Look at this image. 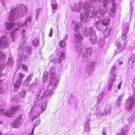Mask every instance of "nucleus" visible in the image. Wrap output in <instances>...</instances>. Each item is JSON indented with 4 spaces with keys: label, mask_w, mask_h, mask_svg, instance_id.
I'll use <instances>...</instances> for the list:
<instances>
[{
    "label": "nucleus",
    "mask_w": 135,
    "mask_h": 135,
    "mask_svg": "<svg viewBox=\"0 0 135 135\" xmlns=\"http://www.w3.org/2000/svg\"><path fill=\"white\" fill-rule=\"evenodd\" d=\"M22 68H23V70H24L26 71L28 70V68L27 66L24 64H22Z\"/></svg>",
    "instance_id": "42"
},
{
    "label": "nucleus",
    "mask_w": 135,
    "mask_h": 135,
    "mask_svg": "<svg viewBox=\"0 0 135 135\" xmlns=\"http://www.w3.org/2000/svg\"><path fill=\"white\" fill-rule=\"evenodd\" d=\"M107 114L106 113L105 111L104 112H100L98 113L97 114V117H100V116H103L105 115H106Z\"/></svg>",
    "instance_id": "35"
},
{
    "label": "nucleus",
    "mask_w": 135,
    "mask_h": 135,
    "mask_svg": "<svg viewBox=\"0 0 135 135\" xmlns=\"http://www.w3.org/2000/svg\"><path fill=\"white\" fill-rule=\"evenodd\" d=\"M121 102H117V103H116V105H115V106H117V107H119L121 104Z\"/></svg>",
    "instance_id": "48"
},
{
    "label": "nucleus",
    "mask_w": 135,
    "mask_h": 135,
    "mask_svg": "<svg viewBox=\"0 0 135 135\" xmlns=\"http://www.w3.org/2000/svg\"><path fill=\"white\" fill-rule=\"evenodd\" d=\"M1 73H0V77H1L2 76L1 75Z\"/></svg>",
    "instance_id": "59"
},
{
    "label": "nucleus",
    "mask_w": 135,
    "mask_h": 135,
    "mask_svg": "<svg viewBox=\"0 0 135 135\" xmlns=\"http://www.w3.org/2000/svg\"><path fill=\"white\" fill-rule=\"evenodd\" d=\"M40 9L39 8H38L36 9L35 11V12L36 14V20H37V16L39 15V14L40 13Z\"/></svg>",
    "instance_id": "43"
},
{
    "label": "nucleus",
    "mask_w": 135,
    "mask_h": 135,
    "mask_svg": "<svg viewBox=\"0 0 135 135\" xmlns=\"http://www.w3.org/2000/svg\"><path fill=\"white\" fill-rule=\"evenodd\" d=\"M57 56H59V58L57 61L60 63L61 62L62 60L64 59V53L60 51L57 54Z\"/></svg>",
    "instance_id": "21"
},
{
    "label": "nucleus",
    "mask_w": 135,
    "mask_h": 135,
    "mask_svg": "<svg viewBox=\"0 0 135 135\" xmlns=\"http://www.w3.org/2000/svg\"><path fill=\"white\" fill-rule=\"evenodd\" d=\"M123 62L121 61L120 62H119V64H123Z\"/></svg>",
    "instance_id": "56"
},
{
    "label": "nucleus",
    "mask_w": 135,
    "mask_h": 135,
    "mask_svg": "<svg viewBox=\"0 0 135 135\" xmlns=\"http://www.w3.org/2000/svg\"><path fill=\"white\" fill-rule=\"evenodd\" d=\"M104 94L103 92L101 93L98 97V101L97 102V104H99L100 102V100L103 97Z\"/></svg>",
    "instance_id": "31"
},
{
    "label": "nucleus",
    "mask_w": 135,
    "mask_h": 135,
    "mask_svg": "<svg viewBox=\"0 0 135 135\" xmlns=\"http://www.w3.org/2000/svg\"><path fill=\"white\" fill-rule=\"evenodd\" d=\"M113 82H109L108 85V89L109 90H110L111 89V88L112 87V85L113 84Z\"/></svg>",
    "instance_id": "44"
},
{
    "label": "nucleus",
    "mask_w": 135,
    "mask_h": 135,
    "mask_svg": "<svg viewBox=\"0 0 135 135\" xmlns=\"http://www.w3.org/2000/svg\"><path fill=\"white\" fill-rule=\"evenodd\" d=\"M1 1H2V4L3 5V6H5V4H4V0H1Z\"/></svg>",
    "instance_id": "54"
},
{
    "label": "nucleus",
    "mask_w": 135,
    "mask_h": 135,
    "mask_svg": "<svg viewBox=\"0 0 135 135\" xmlns=\"http://www.w3.org/2000/svg\"><path fill=\"white\" fill-rule=\"evenodd\" d=\"M133 94L135 95V88L133 89ZM126 103L125 106L126 108L128 110H130L133 108L135 102V97L133 95L129 97L126 100Z\"/></svg>",
    "instance_id": "7"
},
{
    "label": "nucleus",
    "mask_w": 135,
    "mask_h": 135,
    "mask_svg": "<svg viewBox=\"0 0 135 135\" xmlns=\"http://www.w3.org/2000/svg\"><path fill=\"white\" fill-rule=\"evenodd\" d=\"M112 107H111L110 106H107L105 110V111L106 113L107 114L109 113L113 109Z\"/></svg>",
    "instance_id": "30"
},
{
    "label": "nucleus",
    "mask_w": 135,
    "mask_h": 135,
    "mask_svg": "<svg viewBox=\"0 0 135 135\" xmlns=\"http://www.w3.org/2000/svg\"><path fill=\"white\" fill-rule=\"evenodd\" d=\"M2 81L1 80H0V85H1ZM3 89L2 88L0 87V94L2 93H3Z\"/></svg>",
    "instance_id": "46"
},
{
    "label": "nucleus",
    "mask_w": 135,
    "mask_h": 135,
    "mask_svg": "<svg viewBox=\"0 0 135 135\" xmlns=\"http://www.w3.org/2000/svg\"><path fill=\"white\" fill-rule=\"evenodd\" d=\"M33 45L36 46H37L38 44V41L37 39H35L33 41Z\"/></svg>",
    "instance_id": "38"
},
{
    "label": "nucleus",
    "mask_w": 135,
    "mask_h": 135,
    "mask_svg": "<svg viewBox=\"0 0 135 135\" xmlns=\"http://www.w3.org/2000/svg\"><path fill=\"white\" fill-rule=\"evenodd\" d=\"M135 116V112H134L131 115L128 119V123H131L134 120V119Z\"/></svg>",
    "instance_id": "25"
},
{
    "label": "nucleus",
    "mask_w": 135,
    "mask_h": 135,
    "mask_svg": "<svg viewBox=\"0 0 135 135\" xmlns=\"http://www.w3.org/2000/svg\"><path fill=\"white\" fill-rule=\"evenodd\" d=\"M25 39L23 38L20 41L19 44V48L18 49V56L19 57L20 59H21L24 61H27L28 59V57L26 55L24 54L23 52V51L21 49L23 48L25 52L29 54H30L31 52V48L30 47L26 46V45L25 44Z\"/></svg>",
    "instance_id": "6"
},
{
    "label": "nucleus",
    "mask_w": 135,
    "mask_h": 135,
    "mask_svg": "<svg viewBox=\"0 0 135 135\" xmlns=\"http://www.w3.org/2000/svg\"><path fill=\"white\" fill-rule=\"evenodd\" d=\"M115 0H103L104 4L100 5L99 8V11L100 14H97L95 11V8L93 4H91L90 3V9L88 10L89 17L91 18L96 17V19H102L103 18L104 15L107 12V4L110 1L111 2L113 3L110 10L109 13L110 16L113 17L116 11L117 4L114 3Z\"/></svg>",
    "instance_id": "2"
},
{
    "label": "nucleus",
    "mask_w": 135,
    "mask_h": 135,
    "mask_svg": "<svg viewBox=\"0 0 135 135\" xmlns=\"http://www.w3.org/2000/svg\"><path fill=\"white\" fill-rule=\"evenodd\" d=\"M51 5L52 10L54 9H57L58 5L57 3L51 4Z\"/></svg>",
    "instance_id": "36"
},
{
    "label": "nucleus",
    "mask_w": 135,
    "mask_h": 135,
    "mask_svg": "<svg viewBox=\"0 0 135 135\" xmlns=\"http://www.w3.org/2000/svg\"><path fill=\"white\" fill-rule=\"evenodd\" d=\"M14 64V61L12 57H9L8 60L7 64L10 65H13Z\"/></svg>",
    "instance_id": "32"
},
{
    "label": "nucleus",
    "mask_w": 135,
    "mask_h": 135,
    "mask_svg": "<svg viewBox=\"0 0 135 135\" xmlns=\"http://www.w3.org/2000/svg\"><path fill=\"white\" fill-rule=\"evenodd\" d=\"M48 90V88L46 90V93H45V89L43 88L40 89V90L36 93V95L37 96V98L38 100H40L43 98L44 95L46 96H49V97H50L54 93V92L52 94H51L50 93H51V92L49 91V93L48 94V93H47V92Z\"/></svg>",
    "instance_id": "9"
},
{
    "label": "nucleus",
    "mask_w": 135,
    "mask_h": 135,
    "mask_svg": "<svg viewBox=\"0 0 135 135\" xmlns=\"http://www.w3.org/2000/svg\"><path fill=\"white\" fill-rule=\"evenodd\" d=\"M26 92L25 91H23L22 92L20 93V97L22 98H23L24 97L25 95L26 94Z\"/></svg>",
    "instance_id": "41"
},
{
    "label": "nucleus",
    "mask_w": 135,
    "mask_h": 135,
    "mask_svg": "<svg viewBox=\"0 0 135 135\" xmlns=\"http://www.w3.org/2000/svg\"><path fill=\"white\" fill-rule=\"evenodd\" d=\"M55 69L53 67L51 68L49 71V74H50L51 82L49 85L48 86V90L47 93L50 91L51 94L54 92L57 86V85L60 79L58 77L55 76Z\"/></svg>",
    "instance_id": "5"
},
{
    "label": "nucleus",
    "mask_w": 135,
    "mask_h": 135,
    "mask_svg": "<svg viewBox=\"0 0 135 135\" xmlns=\"http://www.w3.org/2000/svg\"><path fill=\"white\" fill-rule=\"evenodd\" d=\"M129 29L128 26L124 27L122 35V41L120 42L118 41L117 43L116 46L117 47V50L115 51V54H118L121 52L124 49L126 43L128 41V39L127 36V33Z\"/></svg>",
    "instance_id": "4"
},
{
    "label": "nucleus",
    "mask_w": 135,
    "mask_h": 135,
    "mask_svg": "<svg viewBox=\"0 0 135 135\" xmlns=\"http://www.w3.org/2000/svg\"><path fill=\"white\" fill-rule=\"evenodd\" d=\"M117 69V68L116 66H113V67L111 69V73H115V70Z\"/></svg>",
    "instance_id": "40"
},
{
    "label": "nucleus",
    "mask_w": 135,
    "mask_h": 135,
    "mask_svg": "<svg viewBox=\"0 0 135 135\" xmlns=\"http://www.w3.org/2000/svg\"><path fill=\"white\" fill-rule=\"evenodd\" d=\"M6 58V55L4 53L1 51H0V59H5ZM5 64L3 63L2 64L1 62H0V72L2 71L5 67Z\"/></svg>",
    "instance_id": "17"
},
{
    "label": "nucleus",
    "mask_w": 135,
    "mask_h": 135,
    "mask_svg": "<svg viewBox=\"0 0 135 135\" xmlns=\"http://www.w3.org/2000/svg\"><path fill=\"white\" fill-rule=\"evenodd\" d=\"M133 81L134 82L135 81V78H134Z\"/></svg>",
    "instance_id": "58"
},
{
    "label": "nucleus",
    "mask_w": 135,
    "mask_h": 135,
    "mask_svg": "<svg viewBox=\"0 0 135 135\" xmlns=\"http://www.w3.org/2000/svg\"><path fill=\"white\" fill-rule=\"evenodd\" d=\"M71 25L72 26H73V27H75V33L74 34V37H75V35L78 33H79L80 35V32L77 30V29H78V28H79L80 26V23H76V22H74V23H73V22H72Z\"/></svg>",
    "instance_id": "18"
},
{
    "label": "nucleus",
    "mask_w": 135,
    "mask_h": 135,
    "mask_svg": "<svg viewBox=\"0 0 135 135\" xmlns=\"http://www.w3.org/2000/svg\"><path fill=\"white\" fill-rule=\"evenodd\" d=\"M33 75L32 74L30 75L25 80V84L27 85L31 81Z\"/></svg>",
    "instance_id": "28"
},
{
    "label": "nucleus",
    "mask_w": 135,
    "mask_h": 135,
    "mask_svg": "<svg viewBox=\"0 0 135 135\" xmlns=\"http://www.w3.org/2000/svg\"><path fill=\"white\" fill-rule=\"evenodd\" d=\"M89 0L90 2H89L90 3H91V4H93V3H90V2H94L96 1H97L99 2H101L103 0Z\"/></svg>",
    "instance_id": "45"
},
{
    "label": "nucleus",
    "mask_w": 135,
    "mask_h": 135,
    "mask_svg": "<svg viewBox=\"0 0 135 135\" xmlns=\"http://www.w3.org/2000/svg\"><path fill=\"white\" fill-rule=\"evenodd\" d=\"M48 75V73L47 72L45 71L43 75V77L42 78V79L43 80V81L44 82L46 81L47 80V76Z\"/></svg>",
    "instance_id": "33"
},
{
    "label": "nucleus",
    "mask_w": 135,
    "mask_h": 135,
    "mask_svg": "<svg viewBox=\"0 0 135 135\" xmlns=\"http://www.w3.org/2000/svg\"><path fill=\"white\" fill-rule=\"evenodd\" d=\"M82 31L83 35L86 37L89 36L93 33V30L92 28H86L84 27Z\"/></svg>",
    "instance_id": "14"
},
{
    "label": "nucleus",
    "mask_w": 135,
    "mask_h": 135,
    "mask_svg": "<svg viewBox=\"0 0 135 135\" xmlns=\"http://www.w3.org/2000/svg\"><path fill=\"white\" fill-rule=\"evenodd\" d=\"M21 119V117H19L14 119L12 124L13 127L17 128L18 127H19L22 124Z\"/></svg>",
    "instance_id": "16"
},
{
    "label": "nucleus",
    "mask_w": 135,
    "mask_h": 135,
    "mask_svg": "<svg viewBox=\"0 0 135 135\" xmlns=\"http://www.w3.org/2000/svg\"><path fill=\"white\" fill-rule=\"evenodd\" d=\"M3 111V110H2V109H0V111Z\"/></svg>",
    "instance_id": "60"
},
{
    "label": "nucleus",
    "mask_w": 135,
    "mask_h": 135,
    "mask_svg": "<svg viewBox=\"0 0 135 135\" xmlns=\"http://www.w3.org/2000/svg\"><path fill=\"white\" fill-rule=\"evenodd\" d=\"M122 81H121L120 83H119V85H118V89H120V87L121 86V85H122Z\"/></svg>",
    "instance_id": "50"
},
{
    "label": "nucleus",
    "mask_w": 135,
    "mask_h": 135,
    "mask_svg": "<svg viewBox=\"0 0 135 135\" xmlns=\"http://www.w3.org/2000/svg\"><path fill=\"white\" fill-rule=\"evenodd\" d=\"M89 40L91 43L93 44H95L97 43V37L95 35L93 34L91 35L90 37Z\"/></svg>",
    "instance_id": "20"
},
{
    "label": "nucleus",
    "mask_w": 135,
    "mask_h": 135,
    "mask_svg": "<svg viewBox=\"0 0 135 135\" xmlns=\"http://www.w3.org/2000/svg\"><path fill=\"white\" fill-rule=\"evenodd\" d=\"M17 62L18 64L20 63H21V61L20 60H18L17 61Z\"/></svg>",
    "instance_id": "55"
},
{
    "label": "nucleus",
    "mask_w": 135,
    "mask_h": 135,
    "mask_svg": "<svg viewBox=\"0 0 135 135\" xmlns=\"http://www.w3.org/2000/svg\"><path fill=\"white\" fill-rule=\"evenodd\" d=\"M102 134L103 135H106V132L105 131H104V130L103 129L102 132Z\"/></svg>",
    "instance_id": "53"
},
{
    "label": "nucleus",
    "mask_w": 135,
    "mask_h": 135,
    "mask_svg": "<svg viewBox=\"0 0 135 135\" xmlns=\"http://www.w3.org/2000/svg\"><path fill=\"white\" fill-rule=\"evenodd\" d=\"M54 12H55V11H53V13H54Z\"/></svg>",
    "instance_id": "61"
},
{
    "label": "nucleus",
    "mask_w": 135,
    "mask_h": 135,
    "mask_svg": "<svg viewBox=\"0 0 135 135\" xmlns=\"http://www.w3.org/2000/svg\"><path fill=\"white\" fill-rule=\"evenodd\" d=\"M22 8H20L18 9L15 8L11 10L10 12L9 17V20L11 23H7L6 26L7 30L11 29L12 28H14L13 31H12L10 37H12V40L13 42L14 41L15 37L16 36L15 32L19 28V26H26L27 24H31L32 17L31 16H28L27 17L26 20L25 21L24 23L21 24L18 23V21H16L17 20V18L19 16H22L24 14L27 12V8L25 7L23 5H21Z\"/></svg>",
    "instance_id": "1"
},
{
    "label": "nucleus",
    "mask_w": 135,
    "mask_h": 135,
    "mask_svg": "<svg viewBox=\"0 0 135 135\" xmlns=\"http://www.w3.org/2000/svg\"><path fill=\"white\" fill-rule=\"evenodd\" d=\"M124 95V94H123L122 95H119L117 99V102H121V101L123 100L122 97Z\"/></svg>",
    "instance_id": "37"
},
{
    "label": "nucleus",
    "mask_w": 135,
    "mask_h": 135,
    "mask_svg": "<svg viewBox=\"0 0 135 135\" xmlns=\"http://www.w3.org/2000/svg\"><path fill=\"white\" fill-rule=\"evenodd\" d=\"M82 39L81 36L79 33H76L75 35L74 41L75 42L77 43L76 47V49L78 52H82L81 50L82 49L83 45L81 42V40Z\"/></svg>",
    "instance_id": "8"
},
{
    "label": "nucleus",
    "mask_w": 135,
    "mask_h": 135,
    "mask_svg": "<svg viewBox=\"0 0 135 135\" xmlns=\"http://www.w3.org/2000/svg\"><path fill=\"white\" fill-rule=\"evenodd\" d=\"M111 31V29L110 28H107L103 32V34L104 38L107 37L109 36Z\"/></svg>",
    "instance_id": "24"
},
{
    "label": "nucleus",
    "mask_w": 135,
    "mask_h": 135,
    "mask_svg": "<svg viewBox=\"0 0 135 135\" xmlns=\"http://www.w3.org/2000/svg\"><path fill=\"white\" fill-rule=\"evenodd\" d=\"M129 61V62L131 61L132 63L135 62V53L130 58Z\"/></svg>",
    "instance_id": "34"
},
{
    "label": "nucleus",
    "mask_w": 135,
    "mask_h": 135,
    "mask_svg": "<svg viewBox=\"0 0 135 135\" xmlns=\"http://www.w3.org/2000/svg\"><path fill=\"white\" fill-rule=\"evenodd\" d=\"M24 77V75L23 74L20 73L18 76V78L16 81L14 85V89L16 90L19 88L21 81L22 80V78Z\"/></svg>",
    "instance_id": "13"
},
{
    "label": "nucleus",
    "mask_w": 135,
    "mask_h": 135,
    "mask_svg": "<svg viewBox=\"0 0 135 135\" xmlns=\"http://www.w3.org/2000/svg\"><path fill=\"white\" fill-rule=\"evenodd\" d=\"M67 35H66L64 38V40H62L59 42V45L61 47L63 48L65 47L66 45L65 40L67 39Z\"/></svg>",
    "instance_id": "23"
},
{
    "label": "nucleus",
    "mask_w": 135,
    "mask_h": 135,
    "mask_svg": "<svg viewBox=\"0 0 135 135\" xmlns=\"http://www.w3.org/2000/svg\"><path fill=\"white\" fill-rule=\"evenodd\" d=\"M90 3L85 2V3L80 1L79 2V5L77 6V4H73L71 5V9L73 11H77L79 12H83V13H80L81 20L84 22L87 21L89 18L88 10L90 8Z\"/></svg>",
    "instance_id": "3"
},
{
    "label": "nucleus",
    "mask_w": 135,
    "mask_h": 135,
    "mask_svg": "<svg viewBox=\"0 0 135 135\" xmlns=\"http://www.w3.org/2000/svg\"><path fill=\"white\" fill-rule=\"evenodd\" d=\"M104 26H108L109 25L110 22V19L107 17H105L102 21H99Z\"/></svg>",
    "instance_id": "22"
},
{
    "label": "nucleus",
    "mask_w": 135,
    "mask_h": 135,
    "mask_svg": "<svg viewBox=\"0 0 135 135\" xmlns=\"http://www.w3.org/2000/svg\"><path fill=\"white\" fill-rule=\"evenodd\" d=\"M7 40V38L6 36H2L0 37V48H4L8 46Z\"/></svg>",
    "instance_id": "12"
},
{
    "label": "nucleus",
    "mask_w": 135,
    "mask_h": 135,
    "mask_svg": "<svg viewBox=\"0 0 135 135\" xmlns=\"http://www.w3.org/2000/svg\"><path fill=\"white\" fill-rule=\"evenodd\" d=\"M46 103H44L43 105L41 107V110H40V112H36L33 113V117L34 118V119H33V120L38 117L40 115V114L41 113L43 112L46 109Z\"/></svg>",
    "instance_id": "15"
},
{
    "label": "nucleus",
    "mask_w": 135,
    "mask_h": 135,
    "mask_svg": "<svg viewBox=\"0 0 135 135\" xmlns=\"http://www.w3.org/2000/svg\"><path fill=\"white\" fill-rule=\"evenodd\" d=\"M20 106L19 105H17L12 107L10 110L5 113H3V114L8 117H10L12 116L13 114H16V111L20 110Z\"/></svg>",
    "instance_id": "11"
},
{
    "label": "nucleus",
    "mask_w": 135,
    "mask_h": 135,
    "mask_svg": "<svg viewBox=\"0 0 135 135\" xmlns=\"http://www.w3.org/2000/svg\"><path fill=\"white\" fill-rule=\"evenodd\" d=\"M51 4L57 3V1L55 0H51Z\"/></svg>",
    "instance_id": "51"
},
{
    "label": "nucleus",
    "mask_w": 135,
    "mask_h": 135,
    "mask_svg": "<svg viewBox=\"0 0 135 135\" xmlns=\"http://www.w3.org/2000/svg\"><path fill=\"white\" fill-rule=\"evenodd\" d=\"M84 130L85 131L88 132L89 131L90 129L89 126L87 124H85L84 125Z\"/></svg>",
    "instance_id": "39"
},
{
    "label": "nucleus",
    "mask_w": 135,
    "mask_h": 135,
    "mask_svg": "<svg viewBox=\"0 0 135 135\" xmlns=\"http://www.w3.org/2000/svg\"><path fill=\"white\" fill-rule=\"evenodd\" d=\"M116 76V73H111L110 75V77L109 81V82H112L113 83L115 80V78Z\"/></svg>",
    "instance_id": "26"
},
{
    "label": "nucleus",
    "mask_w": 135,
    "mask_h": 135,
    "mask_svg": "<svg viewBox=\"0 0 135 135\" xmlns=\"http://www.w3.org/2000/svg\"><path fill=\"white\" fill-rule=\"evenodd\" d=\"M92 52L91 48H87L86 50H85L81 53V56L82 60L84 62H86L88 60V56L90 55L91 53Z\"/></svg>",
    "instance_id": "10"
},
{
    "label": "nucleus",
    "mask_w": 135,
    "mask_h": 135,
    "mask_svg": "<svg viewBox=\"0 0 135 135\" xmlns=\"http://www.w3.org/2000/svg\"><path fill=\"white\" fill-rule=\"evenodd\" d=\"M2 123V121H0V124H1Z\"/></svg>",
    "instance_id": "57"
},
{
    "label": "nucleus",
    "mask_w": 135,
    "mask_h": 135,
    "mask_svg": "<svg viewBox=\"0 0 135 135\" xmlns=\"http://www.w3.org/2000/svg\"><path fill=\"white\" fill-rule=\"evenodd\" d=\"M129 128L127 126L124 127L122 129L121 135H126V133L128 131Z\"/></svg>",
    "instance_id": "29"
},
{
    "label": "nucleus",
    "mask_w": 135,
    "mask_h": 135,
    "mask_svg": "<svg viewBox=\"0 0 135 135\" xmlns=\"http://www.w3.org/2000/svg\"><path fill=\"white\" fill-rule=\"evenodd\" d=\"M104 44V40L102 38H100L98 42V45L99 47L100 48H102Z\"/></svg>",
    "instance_id": "27"
},
{
    "label": "nucleus",
    "mask_w": 135,
    "mask_h": 135,
    "mask_svg": "<svg viewBox=\"0 0 135 135\" xmlns=\"http://www.w3.org/2000/svg\"><path fill=\"white\" fill-rule=\"evenodd\" d=\"M52 28L51 29L50 32L49 34V36L50 37H51L52 36Z\"/></svg>",
    "instance_id": "47"
},
{
    "label": "nucleus",
    "mask_w": 135,
    "mask_h": 135,
    "mask_svg": "<svg viewBox=\"0 0 135 135\" xmlns=\"http://www.w3.org/2000/svg\"><path fill=\"white\" fill-rule=\"evenodd\" d=\"M36 125L34 126L33 127V128L32 129V131L31 132V134L32 135L34 131L35 128L36 127Z\"/></svg>",
    "instance_id": "52"
},
{
    "label": "nucleus",
    "mask_w": 135,
    "mask_h": 135,
    "mask_svg": "<svg viewBox=\"0 0 135 135\" xmlns=\"http://www.w3.org/2000/svg\"><path fill=\"white\" fill-rule=\"evenodd\" d=\"M98 20L97 21V28L99 31H102L104 28V26L102 23H101L99 21L102 19L98 18Z\"/></svg>",
    "instance_id": "19"
},
{
    "label": "nucleus",
    "mask_w": 135,
    "mask_h": 135,
    "mask_svg": "<svg viewBox=\"0 0 135 135\" xmlns=\"http://www.w3.org/2000/svg\"><path fill=\"white\" fill-rule=\"evenodd\" d=\"M25 32H26V30L24 29H23L22 31V35H23V37H24L25 35Z\"/></svg>",
    "instance_id": "49"
}]
</instances>
